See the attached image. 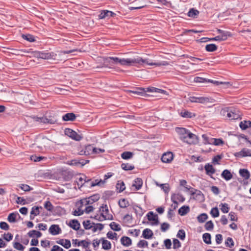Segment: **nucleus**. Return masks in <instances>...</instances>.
<instances>
[{
  "label": "nucleus",
  "instance_id": "15",
  "mask_svg": "<svg viewBox=\"0 0 251 251\" xmlns=\"http://www.w3.org/2000/svg\"><path fill=\"white\" fill-rule=\"evenodd\" d=\"M61 229L57 225H52L50 228L49 232L53 235H56L60 233Z\"/></svg>",
  "mask_w": 251,
  "mask_h": 251
},
{
  "label": "nucleus",
  "instance_id": "26",
  "mask_svg": "<svg viewBox=\"0 0 251 251\" xmlns=\"http://www.w3.org/2000/svg\"><path fill=\"white\" fill-rule=\"evenodd\" d=\"M208 82H211L216 86L222 85H224L225 87H228L229 86H230V83L228 82H222L211 79H208Z\"/></svg>",
  "mask_w": 251,
  "mask_h": 251
},
{
  "label": "nucleus",
  "instance_id": "3",
  "mask_svg": "<svg viewBox=\"0 0 251 251\" xmlns=\"http://www.w3.org/2000/svg\"><path fill=\"white\" fill-rule=\"evenodd\" d=\"M189 101L191 102L200 103L202 104H206L208 102H211L212 99L206 97H194L191 96L188 98Z\"/></svg>",
  "mask_w": 251,
  "mask_h": 251
},
{
  "label": "nucleus",
  "instance_id": "18",
  "mask_svg": "<svg viewBox=\"0 0 251 251\" xmlns=\"http://www.w3.org/2000/svg\"><path fill=\"white\" fill-rule=\"evenodd\" d=\"M204 169L206 172V174L208 176H211L215 173V170L213 166L209 163L205 164Z\"/></svg>",
  "mask_w": 251,
  "mask_h": 251
},
{
  "label": "nucleus",
  "instance_id": "42",
  "mask_svg": "<svg viewBox=\"0 0 251 251\" xmlns=\"http://www.w3.org/2000/svg\"><path fill=\"white\" fill-rule=\"evenodd\" d=\"M180 115L184 118H192L195 116L194 113L187 110L182 111L180 113Z\"/></svg>",
  "mask_w": 251,
  "mask_h": 251
},
{
  "label": "nucleus",
  "instance_id": "51",
  "mask_svg": "<svg viewBox=\"0 0 251 251\" xmlns=\"http://www.w3.org/2000/svg\"><path fill=\"white\" fill-rule=\"evenodd\" d=\"M46 159L47 157L44 156H37L36 155H32L30 156V159L34 162H39Z\"/></svg>",
  "mask_w": 251,
  "mask_h": 251
},
{
  "label": "nucleus",
  "instance_id": "36",
  "mask_svg": "<svg viewBox=\"0 0 251 251\" xmlns=\"http://www.w3.org/2000/svg\"><path fill=\"white\" fill-rule=\"evenodd\" d=\"M146 91L149 92L159 93L161 94H165L166 93V91L165 90L153 87L147 88Z\"/></svg>",
  "mask_w": 251,
  "mask_h": 251
},
{
  "label": "nucleus",
  "instance_id": "58",
  "mask_svg": "<svg viewBox=\"0 0 251 251\" xmlns=\"http://www.w3.org/2000/svg\"><path fill=\"white\" fill-rule=\"evenodd\" d=\"M16 214L14 213H10L7 218L8 221L10 223H14L16 221Z\"/></svg>",
  "mask_w": 251,
  "mask_h": 251
},
{
  "label": "nucleus",
  "instance_id": "61",
  "mask_svg": "<svg viewBox=\"0 0 251 251\" xmlns=\"http://www.w3.org/2000/svg\"><path fill=\"white\" fill-rule=\"evenodd\" d=\"M19 187L24 191H29L33 189L29 185L25 184H21L19 185Z\"/></svg>",
  "mask_w": 251,
  "mask_h": 251
},
{
  "label": "nucleus",
  "instance_id": "6",
  "mask_svg": "<svg viewBox=\"0 0 251 251\" xmlns=\"http://www.w3.org/2000/svg\"><path fill=\"white\" fill-rule=\"evenodd\" d=\"M227 117L230 120H236L240 118V112L235 108H230L227 111Z\"/></svg>",
  "mask_w": 251,
  "mask_h": 251
},
{
  "label": "nucleus",
  "instance_id": "28",
  "mask_svg": "<svg viewBox=\"0 0 251 251\" xmlns=\"http://www.w3.org/2000/svg\"><path fill=\"white\" fill-rule=\"evenodd\" d=\"M103 63L102 67L111 68L112 64L111 63V60L109 57H104L103 58Z\"/></svg>",
  "mask_w": 251,
  "mask_h": 251
},
{
  "label": "nucleus",
  "instance_id": "22",
  "mask_svg": "<svg viewBox=\"0 0 251 251\" xmlns=\"http://www.w3.org/2000/svg\"><path fill=\"white\" fill-rule=\"evenodd\" d=\"M239 173L244 180H247L250 177V173L247 169H241L239 170Z\"/></svg>",
  "mask_w": 251,
  "mask_h": 251
},
{
  "label": "nucleus",
  "instance_id": "43",
  "mask_svg": "<svg viewBox=\"0 0 251 251\" xmlns=\"http://www.w3.org/2000/svg\"><path fill=\"white\" fill-rule=\"evenodd\" d=\"M121 168L125 171H130L134 169V166L128 163H122Z\"/></svg>",
  "mask_w": 251,
  "mask_h": 251
},
{
  "label": "nucleus",
  "instance_id": "63",
  "mask_svg": "<svg viewBox=\"0 0 251 251\" xmlns=\"http://www.w3.org/2000/svg\"><path fill=\"white\" fill-rule=\"evenodd\" d=\"M13 247L15 249L21 251H23L25 249V247L19 242L14 243Z\"/></svg>",
  "mask_w": 251,
  "mask_h": 251
},
{
  "label": "nucleus",
  "instance_id": "54",
  "mask_svg": "<svg viewBox=\"0 0 251 251\" xmlns=\"http://www.w3.org/2000/svg\"><path fill=\"white\" fill-rule=\"evenodd\" d=\"M197 218L199 222L203 223L208 218V216L205 213H202Z\"/></svg>",
  "mask_w": 251,
  "mask_h": 251
},
{
  "label": "nucleus",
  "instance_id": "35",
  "mask_svg": "<svg viewBox=\"0 0 251 251\" xmlns=\"http://www.w3.org/2000/svg\"><path fill=\"white\" fill-rule=\"evenodd\" d=\"M27 234L30 237H34L36 236L37 238L40 237L42 235L41 232L35 230L29 231Z\"/></svg>",
  "mask_w": 251,
  "mask_h": 251
},
{
  "label": "nucleus",
  "instance_id": "34",
  "mask_svg": "<svg viewBox=\"0 0 251 251\" xmlns=\"http://www.w3.org/2000/svg\"><path fill=\"white\" fill-rule=\"evenodd\" d=\"M116 189L119 193L123 192L126 189L125 183L123 181H118L116 184Z\"/></svg>",
  "mask_w": 251,
  "mask_h": 251
},
{
  "label": "nucleus",
  "instance_id": "10",
  "mask_svg": "<svg viewBox=\"0 0 251 251\" xmlns=\"http://www.w3.org/2000/svg\"><path fill=\"white\" fill-rule=\"evenodd\" d=\"M93 146L89 145L85 146L83 149L79 151L78 154L81 155H88L91 153H93L92 152Z\"/></svg>",
  "mask_w": 251,
  "mask_h": 251
},
{
  "label": "nucleus",
  "instance_id": "52",
  "mask_svg": "<svg viewBox=\"0 0 251 251\" xmlns=\"http://www.w3.org/2000/svg\"><path fill=\"white\" fill-rule=\"evenodd\" d=\"M210 214L214 218L218 217L219 216V212L218 208L216 207L212 208L210 211Z\"/></svg>",
  "mask_w": 251,
  "mask_h": 251
},
{
  "label": "nucleus",
  "instance_id": "33",
  "mask_svg": "<svg viewBox=\"0 0 251 251\" xmlns=\"http://www.w3.org/2000/svg\"><path fill=\"white\" fill-rule=\"evenodd\" d=\"M105 183L104 180L101 179H95L94 181H91L90 184V187H94L95 186H101Z\"/></svg>",
  "mask_w": 251,
  "mask_h": 251
},
{
  "label": "nucleus",
  "instance_id": "55",
  "mask_svg": "<svg viewBox=\"0 0 251 251\" xmlns=\"http://www.w3.org/2000/svg\"><path fill=\"white\" fill-rule=\"evenodd\" d=\"M213 224L211 221L207 222L204 226L206 230L211 231L213 229Z\"/></svg>",
  "mask_w": 251,
  "mask_h": 251
},
{
  "label": "nucleus",
  "instance_id": "64",
  "mask_svg": "<svg viewBox=\"0 0 251 251\" xmlns=\"http://www.w3.org/2000/svg\"><path fill=\"white\" fill-rule=\"evenodd\" d=\"M181 247V243L177 239H173V248L174 249H178Z\"/></svg>",
  "mask_w": 251,
  "mask_h": 251
},
{
  "label": "nucleus",
  "instance_id": "62",
  "mask_svg": "<svg viewBox=\"0 0 251 251\" xmlns=\"http://www.w3.org/2000/svg\"><path fill=\"white\" fill-rule=\"evenodd\" d=\"M159 186L161 187V189H162L165 193L168 194L169 193V192L170 191V188H169V186L168 184H167V183L161 184L159 185Z\"/></svg>",
  "mask_w": 251,
  "mask_h": 251
},
{
  "label": "nucleus",
  "instance_id": "40",
  "mask_svg": "<svg viewBox=\"0 0 251 251\" xmlns=\"http://www.w3.org/2000/svg\"><path fill=\"white\" fill-rule=\"evenodd\" d=\"M133 153L130 151H125L121 154V157L124 159H129L133 157Z\"/></svg>",
  "mask_w": 251,
  "mask_h": 251
},
{
  "label": "nucleus",
  "instance_id": "8",
  "mask_svg": "<svg viewBox=\"0 0 251 251\" xmlns=\"http://www.w3.org/2000/svg\"><path fill=\"white\" fill-rule=\"evenodd\" d=\"M117 64L122 66H133V58H120L118 57Z\"/></svg>",
  "mask_w": 251,
  "mask_h": 251
},
{
  "label": "nucleus",
  "instance_id": "30",
  "mask_svg": "<svg viewBox=\"0 0 251 251\" xmlns=\"http://www.w3.org/2000/svg\"><path fill=\"white\" fill-rule=\"evenodd\" d=\"M146 92L147 91L145 90V89L141 88H137L135 90L129 91V93H130L141 96H143Z\"/></svg>",
  "mask_w": 251,
  "mask_h": 251
},
{
  "label": "nucleus",
  "instance_id": "31",
  "mask_svg": "<svg viewBox=\"0 0 251 251\" xmlns=\"http://www.w3.org/2000/svg\"><path fill=\"white\" fill-rule=\"evenodd\" d=\"M240 127L242 129H246L247 128L251 127V121H244L240 123Z\"/></svg>",
  "mask_w": 251,
  "mask_h": 251
},
{
  "label": "nucleus",
  "instance_id": "2",
  "mask_svg": "<svg viewBox=\"0 0 251 251\" xmlns=\"http://www.w3.org/2000/svg\"><path fill=\"white\" fill-rule=\"evenodd\" d=\"M145 64L150 66H166L168 65V63L166 61L153 63L151 60L148 58L143 59L140 57L133 58V66H136L137 65L141 66H144Z\"/></svg>",
  "mask_w": 251,
  "mask_h": 251
},
{
  "label": "nucleus",
  "instance_id": "11",
  "mask_svg": "<svg viewBox=\"0 0 251 251\" xmlns=\"http://www.w3.org/2000/svg\"><path fill=\"white\" fill-rule=\"evenodd\" d=\"M202 137L206 143L209 144L213 143L214 145L216 146H220L224 144V142L221 139L211 138V141H213V142H210L209 141H208V137L206 136V135L203 134L202 135Z\"/></svg>",
  "mask_w": 251,
  "mask_h": 251
},
{
  "label": "nucleus",
  "instance_id": "48",
  "mask_svg": "<svg viewBox=\"0 0 251 251\" xmlns=\"http://www.w3.org/2000/svg\"><path fill=\"white\" fill-rule=\"evenodd\" d=\"M199 13V11L194 8H191L188 12L187 15L189 17L195 18Z\"/></svg>",
  "mask_w": 251,
  "mask_h": 251
},
{
  "label": "nucleus",
  "instance_id": "56",
  "mask_svg": "<svg viewBox=\"0 0 251 251\" xmlns=\"http://www.w3.org/2000/svg\"><path fill=\"white\" fill-rule=\"evenodd\" d=\"M103 225L99 223L94 225L92 231L93 232H95L98 229L101 230L103 228Z\"/></svg>",
  "mask_w": 251,
  "mask_h": 251
},
{
  "label": "nucleus",
  "instance_id": "38",
  "mask_svg": "<svg viewBox=\"0 0 251 251\" xmlns=\"http://www.w3.org/2000/svg\"><path fill=\"white\" fill-rule=\"evenodd\" d=\"M189 211V207L188 206H182L178 210V213L181 216L186 215Z\"/></svg>",
  "mask_w": 251,
  "mask_h": 251
},
{
  "label": "nucleus",
  "instance_id": "16",
  "mask_svg": "<svg viewBox=\"0 0 251 251\" xmlns=\"http://www.w3.org/2000/svg\"><path fill=\"white\" fill-rule=\"evenodd\" d=\"M57 54L53 52H42V58L43 59H55Z\"/></svg>",
  "mask_w": 251,
  "mask_h": 251
},
{
  "label": "nucleus",
  "instance_id": "7",
  "mask_svg": "<svg viewBox=\"0 0 251 251\" xmlns=\"http://www.w3.org/2000/svg\"><path fill=\"white\" fill-rule=\"evenodd\" d=\"M234 155L236 157L240 158L247 156L251 157V150L243 148L241 151L235 152Z\"/></svg>",
  "mask_w": 251,
  "mask_h": 251
},
{
  "label": "nucleus",
  "instance_id": "23",
  "mask_svg": "<svg viewBox=\"0 0 251 251\" xmlns=\"http://www.w3.org/2000/svg\"><path fill=\"white\" fill-rule=\"evenodd\" d=\"M75 115L73 113H68L65 114L62 117V119L64 121H74L75 119Z\"/></svg>",
  "mask_w": 251,
  "mask_h": 251
},
{
  "label": "nucleus",
  "instance_id": "21",
  "mask_svg": "<svg viewBox=\"0 0 251 251\" xmlns=\"http://www.w3.org/2000/svg\"><path fill=\"white\" fill-rule=\"evenodd\" d=\"M221 176L226 180L228 181L232 178L233 176L229 170L226 169L222 173Z\"/></svg>",
  "mask_w": 251,
  "mask_h": 251
},
{
  "label": "nucleus",
  "instance_id": "49",
  "mask_svg": "<svg viewBox=\"0 0 251 251\" xmlns=\"http://www.w3.org/2000/svg\"><path fill=\"white\" fill-rule=\"evenodd\" d=\"M221 207V210L224 213H227L228 212L229 210V207L227 203H221L220 205Z\"/></svg>",
  "mask_w": 251,
  "mask_h": 251
},
{
  "label": "nucleus",
  "instance_id": "4",
  "mask_svg": "<svg viewBox=\"0 0 251 251\" xmlns=\"http://www.w3.org/2000/svg\"><path fill=\"white\" fill-rule=\"evenodd\" d=\"M65 134L72 139L75 141H80L83 138V136L81 134H78L75 131L69 128H67L64 131Z\"/></svg>",
  "mask_w": 251,
  "mask_h": 251
},
{
  "label": "nucleus",
  "instance_id": "39",
  "mask_svg": "<svg viewBox=\"0 0 251 251\" xmlns=\"http://www.w3.org/2000/svg\"><path fill=\"white\" fill-rule=\"evenodd\" d=\"M217 46L214 44H208L205 47V50L207 51L212 52L216 50Z\"/></svg>",
  "mask_w": 251,
  "mask_h": 251
},
{
  "label": "nucleus",
  "instance_id": "12",
  "mask_svg": "<svg viewBox=\"0 0 251 251\" xmlns=\"http://www.w3.org/2000/svg\"><path fill=\"white\" fill-rule=\"evenodd\" d=\"M185 188L187 189V190H190V189H191L192 190L190 191L191 194L194 197H196V198H198V199L201 201L203 200V195L201 191L193 189L192 188H188L187 187H185Z\"/></svg>",
  "mask_w": 251,
  "mask_h": 251
},
{
  "label": "nucleus",
  "instance_id": "37",
  "mask_svg": "<svg viewBox=\"0 0 251 251\" xmlns=\"http://www.w3.org/2000/svg\"><path fill=\"white\" fill-rule=\"evenodd\" d=\"M102 241V248L104 250H109L111 248V244L109 241L105 240L103 238L101 239Z\"/></svg>",
  "mask_w": 251,
  "mask_h": 251
},
{
  "label": "nucleus",
  "instance_id": "53",
  "mask_svg": "<svg viewBox=\"0 0 251 251\" xmlns=\"http://www.w3.org/2000/svg\"><path fill=\"white\" fill-rule=\"evenodd\" d=\"M83 206L81 204V206L78 208V210H75L73 212L74 215L80 216L82 215L84 213V210L82 209Z\"/></svg>",
  "mask_w": 251,
  "mask_h": 251
},
{
  "label": "nucleus",
  "instance_id": "45",
  "mask_svg": "<svg viewBox=\"0 0 251 251\" xmlns=\"http://www.w3.org/2000/svg\"><path fill=\"white\" fill-rule=\"evenodd\" d=\"M109 226L110 228L113 230L118 231L121 229L120 226L114 222L111 223Z\"/></svg>",
  "mask_w": 251,
  "mask_h": 251
},
{
  "label": "nucleus",
  "instance_id": "59",
  "mask_svg": "<svg viewBox=\"0 0 251 251\" xmlns=\"http://www.w3.org/2000/svg\"><path fill=\"white\" fill-rule=\"evenodd\" d=\"M90 244V242L86 241L85 240H82L81 241L78 242L77 245L82 246L84 248L87 249L88 248L89 245Z\"/></svg>",
  "mask_w": 251,
  "mask_h": 251
},
{
  "label": "nucleus",
  "instance_id": "5",
  "mask_svg": "<svg viewBox=\"0 0 251 251\" xmlns=\"http://www.w3.org/2000/svg\"><path fill=\"white\" fill-rule=\"evenodd\" d=\"M100 199L99 195H94L89 198L82 199L80 201V203L82 205H87L92 204L94 202L98 201Z\"/></svg>",
  "mask_w": 251,
  "mask_h": 251
},
{
  "label": "nucleus",
  "instance_id": "20",
  "mask_svg": "<svg viewBox=\"0 0 251 251\" xmlns=\"http://www.w3.org/2000/svg\"><path fill=\"white\" fill-rule=\"evenodd\" d=\"M68 225L75 230H79L80 226V223L75 219L71 220Z\"/></svg>",
  "mask_w": 251,
  "mask_h": 251
},
{
  "label": "nucleus",
  "instance_id": "50",
  "mask_svg": "<svg viewBox=\"0 0 251 251\" xmlns=\"http://www.w3.org/2000/svg\"><path fill=\"white\" fill-rule=\"evenodd\" d=\"M225 245L227 247L230 248L233 247L234 245V242L232 238L231 237H227L225 242Z\"/></svg>",
  "mask_w": 251,
  "mask_h": 251
},
{
  "label": "nucleus",
  "instance_id": "27",
  "mask_svg": "<svg viewBox=\"0 0 251 251\" xmlns=\"http://www.w3.org/2000/svg\"><path fill=\"white\" fill-rule=\"evenodd\" d=\"M143 185V181L141 178H136L132 184V186L135 187L137 190L141 189Z\"/></svg>",
  "mask_w": 251,
  "mask_h": 251
},
{
  "label": "nucleus",
  "instance_id": "13",
  "mask_svg": "<svg viewBox=\"0 0 251 251\" xmlns=\"http://www.w3.org/2000/svg\"><path fill=\"white\" fill-rule=\"evenodd\" d=\"M173 159V154L171 152H168L163 154L161 160L163 162L168 163L172 161Z\"/></svg>",
  "mask_w": 251,
  "mask_h": 251
},
{
  "label": "nucleus",
  "instance_id": "44",
  "mask_svg": "<svg viewBox=\"0 0 251 251\" xmlns=\"http://www.w3.org/2000/svg\"><path fill=\"white\" fill-rule=\"evenodd\" d=\"M42 209V207L41 206H34L32 207L31 210L30 211V213L31 214H34V215L37 216L39 215L40 211V209Z\"/></svg>",
  "mask_w": 251,
  "mask_h": 251
},
{
  "label": "nucleus",
  "instance_id": "24",
  "mask_svg": "<svg viewBox=\"0 0 251 251\" xmlns=\"http://www.w3.org/2000/svg\"><path fill=\"white\" fill-rule=\"evenodd\" d=\"M100 211L103 216L105 215L106 217H107V219H110V216L108 214L109 210L106 204H103L101 206H100Z\"/></svg>",
  "mask_w": 251,
  "mask_h": 251
},
{
  "label": "nucleus",
  "instance_id": "17",
  "mask_svg": "<svg viewBox=\"0 0 251 251\" xmlns=\"http://www.w3.org/2000/svg\"><path fill=\"white\" fill-rule=\"evenodd\" d=\"M56 243L59 244L66 249H69L71 246V242L69 240L62 239L56 241Z\"/></svg>",
  "mask_w": 251,
  "mask_h": 251
},
{
  "label": "nucleus",
  "instance_id": "1",
  "mask_svg": "<svg viewBox=\"0 0 251 251\" xmlns=\"http://www.w3.org/2000/svg\"><path fill=\"white\" fill-rule=\"evenodd\" d=\"M176 131L178 134L179 139L188 144H195L197 141V136L189 130L183 127H176Z\"/></svg>",
  "mask_w": 251,
  "mask_h": 251
},
{
  "label": "nucleus",
  "instance_id": "41",
  "mask_svg": "<svg viewBox=\"0 0 251 251\" xmlns=\"http://www.w3.org/2000/svg\"><path fill=\"white\" fill-rule=\"evenodd\" d=\"M202 238L204 243L207 244H210L211 241V235L208 233H205L202 235Z\"/></svg>",
  "mask_w": 251,
  "mask_h": 251
},
{
  "label": "nucleus",
  "instance_id": "9",
  "mask_svg": "<svg viewBox=\"0 0 251 251\" xmlns=\"http://www.w3.org/2000/svg\"><path fill=\"white\" fill-rule=\"evenodd\" d=\"M116 14L112 11H109L107 10H104L101 11L99 17L100 19H103L106 18H110L114 17Z\"/></svg>",
  "mask_w": 251,
  "mask_h": 251
},
{
  "label": "nucleus",
  "instance_id": "29",
  "mask_svg": "<svg viewBox=\"0 0 251 251\" xmlns=\"http://www.w3.org/2000/svg\"><path fill=\"white\" fill-rule=\"evenodd\" d=\"M153 235L152 231L149 228L145 229L142 233L143 237L147 239L151 238Z\"/></svg>",
  "mask_w": 251,
  "mask_h": 251
},
{
  "label": "nucleus",
  "instance_id": "57",
  "mask_svg": "<svg viewBox=\"0 0 251 251\" xmlns=\"http://www.w3.org/2000/svg\"><path fill=\"white\" fill-rule=\"evenodd\" d=\"M177 237L180 238L181 240H183L185 238V232L184 230L180 229L177 232L176 235Z\"/></svg>",
  "mask_w": 251,
  "mask_h": 251
},
{
  "label": "nucleus",
  "instance_id": "60",
  "mask_svg": "<svg viewBox=\"0 0 251 251\" xmlns=\"http://www.w3.org/2000/svg\"><path fill=\"white\" fill-rule=\"evenodd\" d=\"M45 208L48 211H51L53 210V205L50 201H46L44 203Z\"/></svg>",
  "mask_w": 251,
  "mask_h": 251
},
{
  "label": "nucleus",
  "instance_id": "47",
  "mask_svg": "<svg viewBox=\"0 0 251 251\" xmlns=\"http://www.w3.org/2000/svg\"><path fill=\"white\" fill-rule=\"evenodd\" d=\"M22 37L30 42H33L35 41L34 37L31 34H23Z\"/></svg>",
  "mask_w": 251,
  "mask_h": 251
},
{
  "label": "nucleus",
  "instance_id": "14",
  "mask_svg": "<svg viewBox=\"0 0 251 251\" xmlns=\"http://www.w3.org/2000/svg\"><path fill=\"white\" fill-rule=\"evenodd\" d=\"M147 216L149 221L154 222L153 224L156 225L158 224L159 221L157 214H154L152 211H150L147 214Z\"/></svg>",
  "mask_w": 251,
  "mask_h": 251
},
{
  "label": "nucleus",
  "instance_id": "32",
  "mask_svg": "<svg viewBox=\"0 0 251 251\" xmlns=\"http://www.w3.org/2000/svg\"><path fill=\"white\" fill-rule=\"evenodd\" d=\"M84 228L86 230L93 229L94 223L91 222L90 220L84 221L82 223Z\"/></svg>",
  "mask_w": 251,
  "mask_h": 251
},
{
  "label": "nucleus",
  "instance_id": "19",
  "mask_svg": "<svg viewBox=\"0 0 251 251\" xmlns=\"http://www.w3.org/2000/svg\"><path fill=\"white\" fill-rule=\"evenodd\" d=\"M171 201L172 202L176 201H179V202H183L185 201V198L184 197L179 194H174L171 196Z\"/></svg>",
  "mask_w": 251,
  "mask_h": 251
},
{
  "label": "nucleus",
  "instance_id": "25",
  "mask_svg": "<svg viewBox=\"0 0 251 251\" xmlns=\"http://www.w3.org/2000/svg\"><path fill=\"white\" fill-rule=\"evenodd\" d=\"M121 244L126 247H128L132 244V241L131 239L127 236H124L121 239Z\"/></svg>",
  "mask_w": 251,
  "mask_h": 251
},
{
  "label": "nucleus",
  "instance_id": "46",
  "mask_svg": "<svg viewBox=\"0 0 251 251\" xmlns=\"http://www.w3.org/2000/svg\"><path fill=\"white\" fill-rule=\"evenodd\" d=\"M119 205L121 208H126L129 205V203L127 200L125 199L120 200L119 201Z\"/></svg>",
  "mask_w": 251,
  "mask_h": 251
}]
</instances>
